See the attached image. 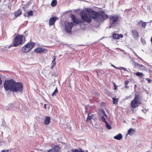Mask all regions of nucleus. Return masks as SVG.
I'll return each instance as SVG.
<instances>
[{
  "mask_svg": "<svg viewBox=\"0 0 152 152\" xmlns=\"http://www.w3.org/2000/svg\"><path fill=\"white\" fill-rule=\"evenodd\" d=\"M70 17L73 22H67L65 24V30L67 33H70L71 32L72 27L77 24H80L82 22L79 20L73 14L70 15Z\"/></svg>",
  "mask_w": 152,
  "mask_h": 152,
  "instance_id": "f257e3e1",
  "label": "nucleus"
},
{
  "mask_svg": "<svg viewBox=\"0 0 152 152\" xmlns=\"http://www.w3.org/2000/svg\"><path fill=\"white\" fill-rule=\"evenodd\" d=\"M142 100L141 97L140 95L136 94L134 99L132 100L131 103V105L132 108H135L141 104Z\"/></svg>",
  "mask_w": 152,
  "mask_h": 152,
  "instance_id": "f03ea898",
  "label": "nucleus"
},
{
  "mask_svg": "<svg viewBox=\"0 0 152 152\" xmlns=\"http://www.w3.org/2000/svg\"><path fill=\"white\" fill-rule=\"evenodd\" d=\"M35 44L33 42H28L23 46L21 49V51L23 53H27L30 51L34 47Z\"/></svg>",
  "mask_w": 152,
  "mask_h": 152,
  "instance_id": "7ed1b4c3",
  "label": "nucleus"
},
{
  "mask_svg": "<svg viewBox=\"0 0 152 152\" xmlns=\"http://www.w3.org/2000/svg\"><path fill=\"white\" fill-rule=\"evenodd\" d=\"M23 37L22 35H17L13 39L12 42L13 45L12 46L17 47L19 45L22 44Z\"/></svg>",
  "mask_w": 152,
  "mask_h": 152,
  "instance_id": "20e7f679",
  "label": "nucleus"
},
{
  "mask_svg": "<svg viewBox=\"0 0 152 152\" xmlns=\"http://www.w3.org/2000/svg\"><path fill=\"white\" fill-rule=\"evenodd\" d=\"M15 82V81L12 79L5 81L4 84L5 90L6 91L10 90L11 91H12V89L13 88Z\"/></svg>",
  "mask_w": 152,
  "mask_h": 152,
  "instance_id": "39448f33",
  "label": "nucleus"
},
{
  "mask_svg": "<svg viewBox=\"0 0 152 152\" xmlns=\"http://www.w3.org/2000/svg\"><path fill=\"white\" fill-rule=\"evenodd\" d=\"M23 86L22 83L20 82H15L13 88L12 89V91L15 92H20L22 93L23 92Z\"/></svg>",
  "mask_w": 152,
  "mask_h": 152,
  "instance_id": "423d86ee",
  "label": "nucleus"
},
{
  "mask_svg": "<svg viewBox=\"0 0 152 152\" xmlns=\"http://www.w3.org/2000/svg\"><path fill=\"white\" fill-rule=\"evenodd\" d=\"M87 15V13L84 11H82L80 12V15L83 20V21L80 20V21H82L81 23L82 22H85L89 23L91 22V17H88Z\"/></svg>",
  "mask_w": 152,
  "mask_h": 152,
  "instance_id": "0eeeda50",
  "label": "nucleus"
},
{
  "mask_svg": "<svg viewBox=\"0 0 152 152\" xmlns=\"http://www.w3.org/2000/svg\"><path fill=\"white\" fill-rule=\"evenodd\" d=\"M109 18L111 25L113 26H114L115 22L118 21L119 17L118 16H111Z\"/></svg>",
  "mask_w": 152,
  "mask_h": 152,
  "instance_id": "6e6552de",
  "label": "nucleus"
},
{
  "mask_svg": "<svg viewBox=\"0 0 152 152\" xmlns=\"http://www.w3.org/2000/svg\"><path fill=\"white\" fill-rule=\"evenodd\" d=\"M99 15L102 16V14H99L96 12L94 16H91L92 19H96L99 21H103L102 17H101Z\"/></svg>",
  "mask_w": 152,
  "mask_h": 152,
  "instance_id": "1a4fd4ad",
  "label": "nucleus"
},
{
  "mask_svg": "<svg viewBox=\"0 0 152 152\" xmlns=\"http://www.w3.org/2000/svg\"><path fill=\"white\" fill-rule=\"evenodd\" d=\"M47 51V50L45 49L38 48L34 50V51L37 53H44Z\"/></svg>",
  "mask_w": 152,
  "mask_h": 152,
  "instance_id": "9d476101",
  "label": "nucleus"
},
{
  "mask_svg": "<svg viewBox=\"0 0 152 152\" xmlns=\"http://www.w3.org/2000/svg\"><path fill=\"white\" fill-rule=\"evenodd\" d=\"M86 11L89 15V16L91 17V16H94L96 12L93 10H92L90 8L87 9L86 10Z\"/></svg>",
  "mask_w": 152,
  "mask_h": 152,
  "instance_id": "9b49d317",
  "label": "nucleus"
},
{
  "mask_svg": "<svg viewBox=\"0 0 152 152\" xmlns=\"http://www.w3.org/2000/svg\"><path fill=\"white\" fill-rule=\"evenodd\" d=\"M113 38L115 39H118L120 38H122L123 37V35L122 34H114L112 35Z\"/></svg>",
  "mask_w": 152,
  "mask_h": 152,
  "instance_id": "f8f14e48",
  "label": "nucleus"
},
{
  "mask_svg": "<svg viewBox=\"0 0 152 152\" xmlns=\"http://www.w3.org/2000/svg\"><path fill=\"white\" fill-rule=\"evenodd\" d=\"M58 18L56 17H54L51 18L49 20V24L50 26L53 25L57 20Z\"/></svg>",
  "mask_w": 152,
  "mask_h": 152,
  "instance_id": "ddd939ff",
  "label": "nucleus"
},
{
  "mask_svg": "<svg viewBox=\"0 0 152 152\" xmlns=\"http://www.w3.org/2000/svg\"><path fill=\"white\" fill-rule=\"evenodd\" d=\"M22 13V11L21 10L19 9L15 12L14 13L15 16L16 17H18L21 15Z\"/></svg>",
  "mask_w": 152,
  "mask_h": 152,
  "instance_id": "4468645a",
  "label": "nucleus"
},
{
  "mask_svg": "<svg viewBox=\"0 0 152 152\" xmlns=\"http://www.w3.org/2000/svg\"><path fill=\"white\" fill-rule=\"evenodd\" d=\"M59 148L58 146H56L54 148L48 150V152H59Z\"/></svg>",
  "mask_w": 152,
  "mask_h": 152,
  "instance_id": "2eb2a0df",
  "label": "nucleus"
},
{
  "mask_svg": "<svg viewBox=\"0 0 152 152\" xmlns=\"http://www.w3.org/2000/svg\"><path fill=\"white\" fill-rule=\"evenodd\" d=\"M132 32L134 38H137L139 37V34L136 30H133L132 31Z\"/></svg>",
  "mask_w": 152,
  "mask_h": 152,
  "instance_id": "dca6fc26",
  "label": "nucleus"
},
{
  "mask_svg": "<svg viewBox=\"0 0 152 152\" xmlns=\"http://www.w3.org/2000/svg\"><path fill=\"white\" fill-rule=\"evenodd\" d=\"M50 122V117L48 116H46L45 119L44 121V123L45 124H48Z\"/></svg>",
  "mask_w": 152,
  "mask_h": 152,
  "instance_id": "f3484780",
  "label": "nucleus"
},
{
  "mask_svg": "<svg viewBox=\"0 0 152 152\" xmlns=\"http://www.w3.org/2000/svg\"><path fill=\"white\" fill-rule=\"evenodd\" d=\"M102 16L99 15L101 17H102L103 20L107 19L108 18V16L106 15L104 12H103L102 13Z\"/></svg>",
  "mask_w": 152,
  "mask_h": 152,
  "instance_id": "a211bd4d",
  "label": "nucleus"
},
{
  "mask_svg": "<svg viewBox=\"0 0 152 152\" xmlns=\"http://www.w3.org/2000/svg\"><path fill=\"white\" fill-rule=\"evenodd\" d=\"M115 139L120 140L122 138V135L121 134H119L114 137Z\"/></svg>",
  "mask_w": 152,
  "mask_h": 152,
  "instance_id": "6ab92c4d",
  "label": "nucleus"
},
{
  "mask_svg": "<svg viewBox=\"0 0 152 152\" xmlns=\"http://www.w3.org/2000/svg\"><path fill=\"white\" fill-rule=\"evenodd\" d=\"M134 130L132 129H130L128 130L127 134H129L130 135H132L134 134Z\"/></svg>",
  "mask_w": 152,
  "mask_h": 152,
  "instance_id": "aec40b11",
  "label": "nucleus"
},
{
  "mask_svg": "<svg viewBox=\"0 0 152 152\" xmlns=\"http://www.w3.org/2000/svg\"><path fill=\"white\" fill-rule=\"evenodd\" d=\"M88 117L86 119V121L87 122H89L91 121V119H93V117L94 116V115H92L91 116L89 115V114L88 113Z\"/></svg>",
  "mask_w": 152,
  "mask_h": 152,
  "instance_id": "412c9836",
  "label": "nucleus"
},
{
  "mask_svg": "<svg viewBox=\"0 0 152 152\" xmlns=\"http://www.w3.org/2000/svg\"><path fill=\"white\" fill-rule=\"evenodd\" d=\"M72 152H84V151H82L81 149H75L71 150Z\"/></svg>",
  "mask_w": 152,
  "mask_h": 152,
  "instance_id": "4be33fe9",
  "label": "nucleus"
},
{
  "mask_svg": "<svg viewBox=\"0 0 152 152\" xmlns=\"http://www.w3.org/2000/svg\"><path fill=\"white\" fill-rule=\"evenodd\" d=\"M141 22H142L141 24H142V26L143 27V28H145V27H146V25H147V23L145 22L142 21V20H140V22H139L138 23H140Z\"/></svg>",
  "mask_w": 152,
  "mask_h": 152,
  "instance_id": "5701e85b",
  "label": "nucleus"
},
{
  "mask_svg": "<svg viewBox=\"0 0 152 152\" xmlns=\"http://www.w3.org/2000/svg\"><path fill=\"white\" fill-rule=\"evenodd\" d=\"M57 4V0H53L52 1L51 5L52 6H55Z\"/></svg>",
  "mask_w": 152,
  "mask_h": 152,
  "instance_id": "b1692460",
  "label": "nucleus"
},
{
  "mask_svg": "<svg viewBox=\"0 0 152 152\" xmlns=\"http://www.w3.org/2000/svg\"><path fill=\"white\" fill-rule=\"evenodd\" d=\"M58 90L57 89V88H56L55 90L54 91L52 94V95L53 96H56V94H57L58 93Z\"/></svg>",
  "mask_w": 152,
  "mask_h": 152,
  "instance_id": "393cba45",
  "label": "nucleus"
},
{
  "mask_svg": "<svg viewBox=\"0 0 152 152\" xmlns=\"http://www.w3.org/2000/svg\"><path fill=\"white\" fill-rule=\"evenodd\" d=\"M113 103L114 104H116L118 103V99H115L114 98H113Z\"/></svg>",
  "mask_w": 152,
  "mask_h": 152,
  "instance_id": "a878e982",
  "label": "nucleus"
},
{
  "mask_svg": "<svg viewBox=\"0 0 152 152\" xmlns=\"http://www.w3.org/2000/svg\"><path fill=\"white\" fill-rule=\"evenodd\" d=\"M54 58L53 60L52 61V65L51 66H53L56 65V58L55 56H53Z\"/></svg>",
  "mask_w": 152,
  "mask_h": 152,
  "instance_id": "bb28decb",
  "label": "nucleus"
},
{
  "mask_svg": "<svg viewBox=\"0 0 152 152\" xmlns=\"http://www.w3.org/2000/svg\"><path fill=\"white\" fill-rule=\"evenodd\" d=\"M105 124L106 126L107 129H111V126L107 122H106Z\"/></svg>",
  "mask_w": 152,
  "mask_h": 152,
  "instance_id": "cd10ccee",
  "label": "nucleus"
},
{
  "mask_svg": "<svg viewBox=\"0 0 152 152\" xmlns=\"http://www.w3.org/2000/svg\"><path fill=\"white\" fill-rule=\"evenodd\" d=\"M116 69L121 70L122 69L124 71H126V69L124 67H114Z\"/></svg>",
  "mask_w": 152,
  "mask_h": 152,
  "instance_id": "c85d7f7f",
  "label": "nucleus"
},
{
  "mask_svg": "<svg viewBox=\"0 0 152 152\" xmlns=\"http://www.w3.org/2000/svg\"><path fill=\"white\" fill-rule=\"evenodd\" d=\"M135 74L137 76L142 77L143 76V74L142 73L137 72Z\"/></svg>",
  "mask_w": 152,
  "mask_h": 152,
  "instance_id": "c756f323",
  "label": "nucleus"
},
{
  "mask_svg": "<svg viewBox=\"0 0 152 152\" xmlns=\"http://www.w3.org/2000/svg\"><path fill=\"white\" fill-rule=\"evenodd\" d=\"M101 119L102 121L103 122H104L105 123L106 122H107L105 120V118L104 116H101Z\"/></svg>",
  "mask_w": 152,
  "mask_h": 152,
  "instance_id": "7c9ffc66",
  "label": "nucleus"
},
{
  "mask_svg": "<svg viewBox=\"0 0 152 152\" xmlns=\"http://www.w3.org/2000/svg\"><path fill=\"white\" fill-rule=\"evenodd\" d=\"M33 15V12L32 10H31L28 12V16H31Z\"/></svg>",
  "mask_w": 152,
  "mask_h": 152,
  "instance_id": "2f4dec72",
  "label": "nucleus"
},
{
  "mask_svg": "<svg viewBox=\"0 0 152 152\" xmlns=\"http://www.w3.org/2000/svg\"><path fill=\"white\" fill-rule=\"evenodd\" d=\"M146 80L149 83H150L151 82V80L148 78H146Z\"/></svg>",
  "mask_w": 152,
  "mask_h": 152,
  "instance_id": "473e14b6",
  "label": "nucleus"
},
{
  "mask_svg": "<svg viewBox=\"0 0 152 152\" xmlns=\"http://www.w3.org/2000/svg\"><path fill=\"white\" fill-rule=\"evenodd\" d=\"M2 125L4 126H5L6 125L4 120H2Z\"/></svg>",
  "mask_w": 152,
  "mask_h": 152,
  "instance_id": "72a5a7b5",
  "label": "nucleus"
},
{
  "mask_svg": "<svg viewBox=\"0 0 152 152\" xmlns=\"http://www.w3.org/2000/svg\"><path fill=\"white\" fill-rule=\"evenodd\" d=\"M9 152V150H2L1 151V152Z\"/></svg>",
  "mask_w": 152,
  "mask_h": 152,
  "instance_id": "f704fd0d",
  "label": "nucleus"
},
{
  "mask_svg": "<svg viewBox=\"0 0 152 152\" xmlns=\"http://www.w3.org/2000/svg\"><path fill=\"white\" fill-rule=\"evenodd\" d=\"M129 83V81H127V80H126L125 81V84L127 85Z\"/></svg>",
  "mask_w": 152,
  "mask_h": 152,
  "instance_id": "c9c22d12",
  "label": "nucleus"
},
{
  "mask_svg": "<svg viewBox=\"0 0 152 152\" xmlns=\"http://www.w3.org/2000/svg\"><path fill=\"white\" fill-rule=\"evenodd\" d=\"M135 65H138V66H141V67H142V66H143L142 65H140L139 64H137L136 65V64H135Z\"/></svg>",
  "mask_w": 152,
  "mask_h": 152,
  "instance_id": "e433bc0d",
  "label": "nucleus"
},
{
  "mask_svg": "<svg viewBox=\"0 0 152 152\" xmlns=\"http://www.w3.org/2000/svg\"><path fill=\"white\" fill-rule=\"evenodd\" d=\"M101 112H102V113L103 114H104V113H105V112L104 111V110H102V111H101Z\"/></svg>",
  "mask_w": 152,
  "mask_h": 152,
  "instance_id": "4c0bfd02",
  "label": "nucleus"
},
{
  "mask_svg": "<svg viewBox=\"0 0 152 152\" xmlns=\"http://www.w3.org/2000/svg\"><path fill=\"white\" fill-rule=\"evenodd\" d=\"M22 9L24 11H25L26 10V8H25L24 7H22Z\"/></svg>",
  "mask_w": 152,
  "mask_h": 152,
  "instance_id": "58836bf2",
  "label": "nucleus"
},
{
  "mask_svg": "<svg viewBox=\"0 0 152 152\" xmlns=\"http://www.w3.org/2000/svg\"><path fill=\"white\" fill-rule=\"evenodd\" d=\"M104 116L106 117H107V115L105 113H104Z\"/></svg>",
  "mask_w": 152,
  "mask_h": 152,
  "instance_id": "ea45409f",
  "label": "nucleus"
},
{
  "mask_svg": "<svg viewBox=\"0 0 152 152\" xmlns=\"http://www.w3.org/2000/svg\"><path fill=\"white\" fill-rule=\"evenodd\" d=\"M46 104H44V107L45 109H46Z\"/></svg>",
  "mask_w": 152,
  "mask_h": 152,
  "instance_id": "a19ab883",
  "label": "nucleus"
},
{
  "mask_svg": "<svg viewBox=\"0 0 152 152\" xmlns=\"http://www.w3.org/2000/svg\"><path fill=\"white\" fill-rule=\"evenodd\" d=\"M82 25H83V26H85V25L84 24H81V25H80V27H81V28H82L81 26H82Z\"/></svg>",
  "mask_w": 152,
  "mask_h": 152,
  "instance_id": "79ce46f5",
  "label": "nucleus"
},
{
  "mask_svg": "<svg viewBox=\"0 0 152 152\" xmlns=\"http://www.w3.org/2000/svg\"><path fill=\"white\" fill-rule=\"evenodd\" d=\"M151 42L152 44V36L151 39Z\"/></svg>",
  "mask_w": 152,
  "mask_h": 152,
  "instance_id": "37998d69",
  "label": "nucleus"
},
{
  "mask_svg": "<svg viewBox=\"0 0 152 152\" xmlns=\"http://www.w3.org/2000/svg\"><path fill=\"white\" fill-rule=\"evenodd\" d=\"M85 109H86V111H85V112H87V111H86V110H87V107H85Z\"/></svg>",
  "mask_w": 152,
  "mask_h": 152,
  "instance_id": "c03bdc74",
  "label": "nucleus"
},
{
  "mask_svg": "<svg viewBox=\"0 0 152 152\" xmlns=\"http://www.w3.org/2000/svg\"><path fill=\"white\" fill-rule=\"evenodd\" d=\"M125 87L126 88H128V86H126Z\"/></svg>",
  "mask_w": 152,
  "mask_h": 152,
  "instance_id": "a18cd8bd",
  "label": "nucleus"
},
{
  "mask_svg": "<svg viewBox=\"0 0 152 152\" xmlns=\"http://www.w3.org/2000/svg\"><path fill=\"white\" fill-rule=\"evenodd\" d=\"M111 66H113V67L115 66H114V65H112Z\"/></svg>",
  "mask_w": 152,
  "mask_h": 152,
  "instance_id": "49530a36",
  "label": "nucleus"
},
{
  "mask_svg": "<svg viewBox=\"0 0 152 152\" xmlns=\"http://www.w3.org/2000/svg\"><path fill=\"white\" fill-rule=\"evenodd\" d=\"M115 89H116V87H115Z\"/></svg>",
  "mask_w": 152,
  "mask_h": 152,
  "instance_id": "de8ad7c7",
  "label": "nucleus"
},
{
  "mask_svg": "<svg viewBox=\"0 0 152 152\" xmlns=\"http://www.w3.org/2000/svg\"><path fill=\"white\" fill-rule=\"evenodd\" d=\"M51 68H52V69H53V67H51Z\"/></svg>",
  "mask_w": 152,
  "mask_h": 152,
  "instance_id": "09e8293b",
  "label": "nucleus"
},
{
  "mask_svg": "<svg viewBox=\"0 0 152 152\" xmlns=\"http://www.w3.org/2000/svg\"><path fill=\"white\" fill-rule=\"evenodd\" d=\"M31 152H33V151H31Z\"/></svg>",
  "mask_w": 152,
  "mask_h": 152,
  "instance_id": "8fccbe9b",
  "label": "nucleus"
}]
</instances>
